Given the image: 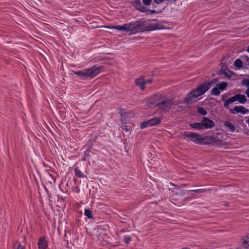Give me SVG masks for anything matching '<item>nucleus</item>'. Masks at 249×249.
Instances as JSON below:
<instances>
[{
    "mask_svg": "<svg viewBox=\"0 0 249 249\" xmlns=\"http://www.w3.org/2000/svg\"><path fill=\"white\" fill-rule=\"evenodd\" d=\"M104 27L107 28L115 29L119 31L128 32L130 35L136 34L145 31L161 29V27L160 26V24L146 25L145 21L142 20L131 22L128 24H124L123 25H116L112 27L105 26Z\"/></svg>",
    "mask_w": 249,
    "mask_h": 249,
    "instance_id": "1",
    "label": "nucleus"
},
{
    "mask_svg": "<svg viewBox=\"0 0 249 249\" xmlns=\"http://www.w3.org/2000/svg\"><path fill=\"white\" fill-rule=\"evenodd\" d=\"M145 84H147V83L151 84L152 82V79H149V80H147L146 81H145Z\"/></svg>",
    "mask_w": 249,
    "mask_h": 249,
    "instance_id": "32",
    "label": "nucleus"
},
{
    "mask_svg": "<svg viewBox=\"0 0 249 249\" xmlns=\"http://www.w3.org/2000/svg\"><path fill=\"white\" fill-rule=\"evenodd\" d=\"M143 3L146 5H149L151 3V0H142Z\"/></svg>",
    "mask_w": 249,
    "mask_h": 249,
    "instance_id": "27",
    "label": "nucleus"
},
{
    "mask_svg": "<svg viewBox=\"0 0 249 249\" xmlns=\"http://www.w3.org/2000/svg\"><path fill=\"white\" fill-rule=\"evenodd\" d=\"M75 176L79 178H82L86 177V176L81 172V171L78 168H76L74 169Z\"/></svg>",
    "mask_w": 249,
    "mask_h": 249,
    "instance_id": "18",
    "label": "nucleus"
},
{
    "mask_svg": "<svg viewBox=\"0 0 249 249\" xmlns=\"http://www.w3.org/2000/svg\"><path fill=\"white\" fill-rule=\"evenodd\" d=\"M131 240V238L129 236H126L124 238V242L126 244H128Z\"/></svg>",
    "mask_w": 249,
    "mask_h": 249,
    "instance_id": "26",
    "label": "nucleus"
},
{
    "mask_svg": "<svg viewBox=\"0 0 249 249\" xmlns=\"http://www.w3.org/2000/svg\"><path fill=\"white\" fill-rule=\"evenodd\" d=\"M247 51L249 53V47H248V48L247 49Z\"/></svg>",
    "mask_w": 249,
    "mask_h": 249,
    "instance_id": "35",
    "label": "nucleus"
},
{
    "mask_svg": "<svg viewBox=\"0 0 249 249\" xmlns=\"http://www.w3.org/2000/svg\"><path fill=\"white\" fill-rule=\"evenodd\" d=\"M166 97L163 94H157L150 98L149 102L152 105L159 107Z\"/></svg>",
    "mask_w": 249,
    "mask_h": 249,
    "instance_id": "7",
    "label": "nucleus"
},
{
    "mask_svg": "<svg viewBox=\"0 0 249 249\" xmlns=\"http://www.w3.org/2000/svg\"><path fill=\"white\" fill-rule=\"evenodd\" d=\"M131 4L137 10L140 11L141 12L144 13L147 11V9L142 5L140 0H132Z\"/></svg>",
    "mask_w": 249,
    "mask_h": 249,
    "instance_id": "10",
    "label": "nucleus"
},
{
    "mask_svg": "<svg viewBox=\"0 0 249 249\" xmlns=\"http://www.w3.org/2000/svg\"><path fill=\"white\" fill-rule=\"evenodd\" d=\"M244 57L245 58H246L247 59V60L249 61V57L247 55H246V56H244Z\"/></svg>",
    "mask_w": 249,
    "mask_h": 249,
    "instance_id": "33",
    "label": "nucleus"
},
{
    "mask_svg": "<svg viewBox=\"0 0 249 249\" xmlns=\"http://www.w3.org/2000/svg\"><path fill=\"white\" fill-rule=\"evenodd\" d=\"M103 67V66L92 67L83 71H75L74 73L79 76L93 78L100 73Z\"/></svg>",
    "mask_w": 249,
    "mask_h": 249,
    "instance_id": "3",
    "label": "nucleus"
},
{
    "mask_svg": "<svg viewBox=\"0 0 249 249\" xmlns=\"http://www.w3.org/2000/svg\"><path fill=\"white\" fill-rule=\"evenodd\" d=\"M157 4H160L164 0H153Z\"/></svg>",
    "mask_w": 249,
    "mask_h": 249,
    "instance_id": "31",
    "label": "nucleus"
},
{
    "mask_svg": "<svg viewBox=\"0 0 249 249\" xmlns=\"http://www.w3.org/2000/svg\"><path fill=\"white\" fill-rule=\"evenodd\" d=\"M211 94L214 96H218L220 94V90L215 87L211 90Z\"/></svg>",
    "mask_w": 249,
    "mask_h": 249,
    "instance_id": "19",
    "label": "nucleus"
},
{
    "mask_svg": "<svg viewBox=\"0 0 249 249\" xmlns=\"http://www.w3.org/2000/svg\"><path fill=\"white\" fill-rule=\"evenodd\" d=\"M16 249H25V248L24 246H21L20 243H18V247Z\"/></svg>",
    "mask_w": 249,
    "mask_h": 249,
    "instance_id": "29",
    "label": "nucleus"
},
{
    "mask_svg": "<svg viewBox=\"0 0 249 249\" xmlns=\"http://www.w3.org/2000/svg\"><path fill=\"white\" fill-rule=\"evenodd\" d=\"M121 127L124 130H125L126 132L130 131L132 128L130 125H128L125 124H123Z\"/></svg>",
    "mask_w": 249,
    "mask_h": 249,
    "instance_id": "23",
    "label": "nucleus"
},
{
    "mask_svg": "<svg viewBox=\"0 0 249 249\" xmlns=\"http://www.w3.org/2000/svg\"><path fill=\"white\" fill-rule=\"evenodd\" d=\"M175 104L174 100L166 96L164 99L162 100V102L158 107V108L161 112H166L175 108Z\"/></svg>",
    "mask_w": 249,
    "mask_h": 249,
    "instance_id": "5",
    "label": "nucleus"
},
{
    "mask_svg": "<svg viewBox=\"0 0 249 249\" xmlns=\"http://www.w3.org/2000/svg\"><path fill=\"white\" fill-rule=\"evenodd\" d=\"M224 125L231 132H233L235 130V126L234 125L228 121H225L224 123Z\"/></svg>",
    "mask_w": 249,
    "mask_h": 249,
    "instance_id": "15",
    "label": "nucleus"
},
{
    "mask_svg": "<svg viewBox=\"0 0 249 249\" xmlns=\"http://www.w3.org/2000/svg\"><path fill=\"white\" fill-rule=\"evenodd\" d=\"M230 112L232 114H236L238 113L245 114L249 112V110L243 106H240L234 107L233 108L230 109Z\"/></svg>",
    "mask_w": 249,
    "mask_h": 249,
    "instance_id": "9",
    "label": "nucleus"
},
{
    "mask_svg": "<svg viewBox=\"0 0 249 249\" xmlns=\"http://www.w3.org/2000/svg\"><path fill=\"white\" fill-rule=\"evenodd\" d=\"M190 126L194 129L196 130H202L203 129V126L202 125V123H193L190 124Z\"/></svg>",
    "mask_w": 249,
    "mask_h": 249,
    "instance_id": "13",
    "label": "nucleus"
},
{
    "mask_svg": "<svg viewBox=\"0 0 249 249\" xmlns=\"http://www.w3.org/2000/svg\"><path fill=\"white\" fill-rule=\"evenodd\" d=\"M207 190L206 189H197V190H190L189 191V192H196L197 194H202V193H205L207 192Z\"/></svg>",
    "mask_w": 249,
    "mask_h": 249,
    "instance_id": "24",
    "label": "nucleus"
},
{
    "mask_svg": "<svg viewBox=\"0 0 249 249\" xmlns=\"http://www.w3.org/2000/svg\"><path fill=\"white\" fill-rule=\"evenodd\" d=\"M170 184H171V185H173V186L174 185V184H173L172 183H170Z\"/></svg>",
    "mask_w": 249,
    "mask_h": 249,
    "instance_id": "36",
    "label": "nucleus"
},
{
    "mask_svg": "<svg viewBox=\"0 0 249 249\" xmlns=\"http://www.w3.org/2000/svg\"><path fill=\"white\" fill-rule=\"evenodd\" d=\"M23 238L24 240H25V236H23Z\"/></svg>",
    "mask_w": 249,
    "mask_h": 249,
    "instance_id": "34",
    "label": "nucleus"
},
{
    "mask_svg": "<svg viewBox=\"0 0 249 249\" xmlns=\"http://www.w3.org/2000/svg\"><path fill=\"white\" fill-rule=\"evenodd\" d=\"M38 248L39 249H46L47 247V244L44 237H40L38 242Z\"/></svg>",
    "mask_w": 249,
    "mask_h": 249,
    "instance_id": "12",
    "label": "nucleus"
},
{
    "mask_svg": "<svg viewBox=\"0 0 249 249\" xmlns=\"http://www.w3.org/2000/svg\"><path fill=\"white\" fill-rule=\"evenodd\" d=\"M241 84L243 86H245L247 87V89L245 90V94L247 95V97L249 98V79H243Z\"/></svg>",
    "mask_w": 249,
    "mask_h": 249,
    "instance_id": "14",
    "label": "nucleus"
},
{
    "mask_svg": "<svg viewBox=\"0 0 249 249\" xmlns=\"http://www.w3.org/2000/svg\"><path fill=\"white\" fill-rule=\"evenodd\" d=\"M210 89V85L209 81L202 83L196 89L192 90L189 92L187 97L184 98V102L188 105L192 104L193 98H196L198 96L203 95Z\"/></svg>",
    "mask_w": 249,
    "mask_h": 249,
    "instance_id": "2",
    "label": "nucleus"
},
{
    "mask_svg": "<svg viewBox=\"0 0 249 249\" xmlns=\"http://www.w3.org/2000/svg\"><path fill=\"white\" fill-rule=\"evenodd\" d=\"M197 111L202 115H206L207 114V111L202 107H199L197 108Z\"/></svg>",
    "mask_w": 249,
    "mask_h": 249,
    "instance_id": "22",
    "label": "nucleus"
},
{
    "mask_svg": "<svg viewBox=\"0 0 249 249\" xmlns=\"http://www.w3.org/2000/svg\"><path fill=\"white\" fill-rule=\"evenodd\" d=\"M218 80L217 79H212L210 82H209L210 87L211 86L212 84H215L217 82Z\"/></svg>",
    "mask_w": 249,
    "mask_h": 249,
    "instance_id": "28",
    "label": "nucleus"
},
{
    "mask_svg": "<svg viewBox=\"0 0 249 249\" xmlns=\"http://www.w3.org/2000/svg\"><path fill=\"white\" fill-rule=\"evenodd\" d=\"M182 137L184 138H189L190 141L195 143L198 144H202L204 143L205 138H202L201 135L195 132H189L185 131L182 132L179 136V137Z\"/></svg>",
    "mask_w": 249,
    "mask_h": 249,
    "instance_id": "4",
    "label": "nucleus"
},
{
    "mask_svg": "<svg viewBox=\"0 0 249 249\" xmlns=\"http://www.w3.org/2000/svg\"><path fill=\"white\" fill-rule=\"evenodd\" d=\"M201 123L203 129L212 128L215 125V124L213 120L205 117L203 118Z\"/></svg>",
    "mask_w": 249,
    "mask_h": 249,
    "instance_id": "8",
    "label": "nucleus"
},
{
    "mask_svg": "<svg viewBox=\"0 0 249 249\" xmlns=\"http://www.w3.org/2000/svg\"><path fill=\"white\" fill-rule=\"evenodd\" d=\"M182 186H186V185L183 184Z\"/></svg>",
    "mask_w": 249,
    "mask_h": 249,
    "instance_id": "37",
    "label": "nucleus"
},
{
    "mask_svg": "<svg viewBox=\"0 0 249 249\" xmlns=\"http://www.w3.org/2000/svg\"><path fill=\"white\" fill-rule=\"evenodd\" d=\"M161 121L160 118L155 117L148 120L149 126H153L159 124Z\"/></svg>",
    "mask_w": 249,
    "mask_h": 249,
    "instance_id": "17",
    "label": "nucleus"
},
{
    "mask_svg": "<svg viewBox=\"0 0 249 249\" xmlns=\"http://www.w3.org/2000/svg\"><path fill=\"white\" fill-rule=\"evenodd\" d=\"M85 215L87 216L88 218H92L93 217L92 212L88 209L85 210Z\"/></svg>",
    "mask_w": 249,
    "mask_h": 249,
    "instance_id": "21",
    "label": "nucleus"
},
{
    "mask_svg": "<svg viewBox=\"0 0 249 249\" xmlns=\"http://www.w3.org/2000/svg\"><path fill=\"white\" fill-rule=\"evenodd\" d=\"M135 83L137 86L140 88L141 90H143L145 89V82L143 77H140V78L136 79L135 80Z\"/></svg>",
    "mask_w": 249,
    "mask_h": 249,
    "instance_id": "11",
    "label": "nucleus"
},
{
    "mask_svg": "<svg viewBox=\"0 0 249 249\" xmlns=\"http://www.w3.org/2000/svg\"><path fill=\"white\" fill-rule=\"evenodd\" d=\"M234 65L236 68H241L243 67V62L240 59H236L234 62Z\"/></svg>",
    "mask_w": 249,
    "mask_h": 249,
    "instance_id": "20",
    "label": "nucleus"
},
{
    "mask_svg": "<svg viewBox=\"0 0 249 249\" xmlns=\"http://www.w3.org/2000/svg\"><path fill=\"white\" fill-rule=\"evenodd\" d=\"M149 125L148 120L144 122H142L141 124V128H144Z\"/></svg>",
    "mask_w": 249,
    "mask_h": 249,
    "instance_id": "25",
    "label": "nucleus"
},
{
    "mask_svg": "<svg viewBox=\"0 0 249 249\" xmlns=\"http://www.w3.org/2000/svg\"><path fill=\"white\" fill-rule=\"evenodd\" d=\"M146 12H149L151 14H153L157 13V12L155 10H150V9H147V11H146Z\"/></svg>",
    "mask_w": 249,
    "mask_h": 249,
    "instance_id": "30",
    "label": "nucleus"
},
{
    "mask_svg": "<svg viewBox=\"0 0 249 249\" xmlns=\"http://www.w3.org/2000/svg\"><path fill=\"white\" fill-rule=\"evenodd\" d=\"M238 101L241 104H245L247 102L246 96L243 94H237L225 101L224 106L229 109V105L233 102Z\"/></svg>",
    "mask_w": 249,
    "mask_h": 249,
    "instance_id": "6",
    "label": "nucleus"
},
{
    "mask_svg": "<svg viewBox=\"0 0 249 249\" xmlns=\"http://www.w3.org/2000/svg\"><path fill=\"white\" fill-rule=\"evenodd\" d=\"M228 83L226 82H221L216 84V87L221 91L225 90L228 87Z\"/></svg>",
    "mask_w": 249,
    "mask_h": 249,
    "instance_id": "16",
    "label": "nucleus"
}]
</instances>
